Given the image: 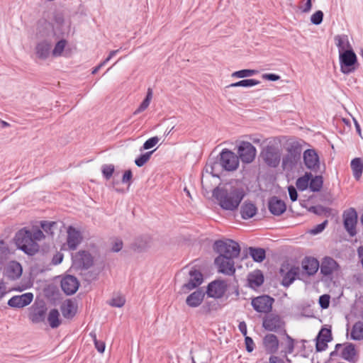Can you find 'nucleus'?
I'll return each instance as SVG.
<instances>
[{
  "instance_id": "1",
  "label": "nucleus",
  "mask_w": 363,
  "mask_h": 363,
  "mask_svg": "<svg viewBox=\"0 0 363 363\" xmlns=\"http://www.w3.org/2000/svg\"><path fill=\"white\" fill-rule=\"evenodd\" d=\"M239 167L238 156L228 149H223L216 158L208 159L206 165V172L213 177H219L223 171L232 172Z\"/></svg>"
},
{
  "instance_id": "2",
  "label": "nucleus",
  "mask_w": 363,
  "mask_h": 363,
  "mask_svg": "<svg viewBox=\"0 0 363 363\" xmlns=\"http://www.w3.org/2000/svg\"><path fill=\"white\" fill-rule=\"evenodd\" d=\"M43 238H45V235L40 229L33 228L32 230H28L24 228L16 233L14 240L19 250L29 256H33L40 249L37 241H40Z\"/></svg>"
},
{
  "instance_id": "3",
  "label": "nucleus",
  "mask_w": 363,
  "mask_h": 363,
  "mask_svg": "<svg viewBox=\"0 0 363 363\" xmlns=\"http://www.w3.org/2000/svg\"><path fill=\"white\" fill-rule=\"evenodd\" d=\"M245 194L242 188L230 186H217L213 191V196L217 200L220 208L225 211L238 209Z\"/></svg>"
},
{
  "instance_id": "4",
  "label": "nucleus",
  "mask_w": 363,
  "mask_h": 363,
  "mask_svg": "<svg viewBox=\"0 0 363 363\" xmlns=\"http://www.w3.org/2000/svg\"><path fill=\"white\" fill-rule=\"evenodd\" d=\"M213 250L218 256H225L228 258H237L240 252L239 244L230 239L218 240L213 244Z\"/></svg>"
},
{
  "instance_id": "5",
  "label": "nucleus",
  "mask_w": 363,
  "mask_h": 363,
  "mask_svg": "<svg viewBox=\"0 0 363 363\" xmlns=\"http://www.w3.org/2000/svg\"><path fill=\"white\" fill-rule=\"evenodd\" d=\"M320 263L318 260L310 256L305 257L301 263L299 267L300 281L307 282L311 277L314 276L318 271Z\"/></svg>"
},
{
  "instance_id": "6",
  "label": "nucleus",
  "mask_w": 363,
  "mask_h": 363,
  "mask_svg": "<svg viewBox=\"0 0 363 363\" xmlns=\"http://www.w3.org/2000/svg\"><path fill=\"white\" fill-rule=\"evenodd\" d=\"M340 71L345 74H349L356 70L358 64L357 57L353 49H347V51L339 54Z\"/></svg>"
},
{
  "instance_id": "7",
  "label": "nucleus",
  "mask_w": 363,
  "mask_h": 363,
  "mask_svg": "<svg viewBox=\"0 0 363 363\" xmlns=\"http://www.w3.org/2000/svg\"><path fill=\"white\" fill-rule=\"evenodd\" d=\"M262 327L267 331L286 333L285 322L280 315L268 313L263 318Z\"/></svg>"
},
{
  "instance_id": "8",
  "label": "nucleus",
  "mask_w": 363,
  "mask_h": 363,
  "mask_svg": "<svg viewBox=\"0 0 363 363\" xmlns=\"http://www.w3.org/2000/svg\"><path fill=\"white\" fill-rule=\"evenodd\" d=\"M72 266L77 269H88L94 264V257L89 251L80 250L72 255Z\"/></svg>"
},
{
  "instance_id": "9",
  "label": "nucleus",
  "mask_w": 363,
  "mask_h": 363,
  "mask_svg": "<svg viewBox=\"0 0 363 363\" xmlns=\"http://www.w3.org/2000/svg\"><path fill=\"white\" fill-rule=\"evenodd\" d=\"M301 150L298 146L291 145L287 149V153L282 158L283 168L291 169L301 159Z\"/></svg>"
},
{
  "instance_id": "10",
  "label": "nucleus",
  "mask_w": 363,
  "mask_h": 363,
  "mask_svg": "<svg viewBox=\"0 0 363 363\" xmlns=\"http://www.w3.org/2000/svg\"><path fill=\"white\" fill-rule=\"evenodd\" d=\"M238 158L243 163L252 162L256 156V148L250 142L242 141L238 148Z\"/></svg>"
},
{
  "instance_id": "11",
  "label": "nucleus",
  "mask_w": 363,
  "mask_h": 363,
  "mask_svg": "<svg viewBox=\"0 0 363 363\" xmlns=\"http://www.w3.org/2000/svg\"><path fill=\"white\" fill-rule=\"evenodd\" d=\"M274 299L268 295H262L252 298L251 304L258 313H269L272 309Z\"/></svg>"
},
{
  "instance_id": "12",
  "label": "nucleus",
  "mask_w": 363,
  "mask_h": 363,
  "mask_svg": "<svg viewBox=\"0 0 363 363\" xmlns=\"http://www.w3.org/2000/svg\"><path fill=\"white\" fill-rule=\"evenodd\" d=\"M343 224L345 230L352 237L357 234L356 225L357 223V213L354 208H350L344 211Z\"/></svg>"
},
{
  "instance_id": "13",
  "label": "nucleus",
  "mask_w": 363,
  "mask_h": 363,
  "mask_svg": "<svg viewBox=\"0 0 363 363\" xmlns=\"http://www.w3.org/2000/svg\"><path fill=\"white\" fill-rule=\"evenodd\" d=\"M227 287L228 285L225 281L220 279L214 280L208 284L206 294L211 298H220L224 296Z\"/></svg>"
},
{
  "instance_id": "14",
  "label": "nucleus",
  "mask_w": 363,
  "mask_h": 363,
  "mask_svg": "<svg viewBox=\"0 0 363 363\" xmlns=\"http://www.w3.org/2000/svg\"><path fill=\"white\" fill-rule=\"evenodd\" d=\"M303 162L307 169L314 173H318L320 169L319 156L314 149H307L303 152Z\"/></svg>"
},
{
  "instance_id": "15",
  "label": "nucleus",
  "mask_w": 363,
  "mask_h": 363,
  "mask_svg": "<svg viewBox=\"0 0 363 363\" xmlns=\"http://www.w3.org/2000/svg\"><path fill=\"white\" fill-rule=\"evenodd\" d=\"M234 258L225 256H218L214 263L218 267V272L225 275L232 276L235 273Z\"/></svg>"
},
{
  "instance_id": "16",
  "label": "nucleus",
  "mask_w": 363,
  "mask_h": 363,
  "mask_svg": "<svg viewBox=\"0 0 363 363\" xmlns=\"http://www.w3.org/2000/svg\"><path fill=\"white\" fill-rule=\"evenodd\" d=\"M319 268L320 274L331 280L333 273L340 269V265L333 257L325 256L322 259Z\"/></svg>"
},
{
  "instance_id": "17",
  "label": "nucleus",
  "mask_w": 363,
  "mask_h": 363,
  "mask_svg": "<svg viewBox=\"0 0 363 363\" xmlns=\"http://www.w3.org/2000/svg\"><path fill=\"white\" fill-rule=\"evenodd\" d=\"M264 162L271 167H277L280 162L281 154L279 149L268 145L262 153Z\"/></svg>"
},
{
  "instance_id": "18",
  "label": "nucleus",
  "mask_w": 363,
  "mask_h": 363,
  "mask_svg": "<svg viewBox=\"0 0 363 363\" xmlns=\"http://www.w3.org/2000/svg\"><path fill=\"white\" fill-rule=\"evenodd\" d=\"M189 274L190 276L189 281L182 286V291L184 294L196 289L200 286L203 281V274L199 270L191 269Z\"/></svg>"
},
{
  "instance_id": "19",
  "label": "nucleus",
  "mask_w": 363,
  "mask_h": 363,
  "mask_svg": "<svg viewBox=\"0 0 363 363\" xmlns=\"http://www.w3.org/2000/svg\"><path fill=\"white\" fill-rule=\"evenodd\" d=\"M33 299V294L30 292L21 295L13 296L9 301L8 305L11 308H21L29 305Z\"/></svg>"
},
{
  "instance_id": "20",
  "label": "nucleus",
  "mask_w": 363,
  "mask_h": 363,
  "mask_svg": "<svg viewBox=\"0 0 363 363\" xmlns=\"http://www.w3.org/2000/svg\"><path fill=\"white\" fill-rule=\"evenodd\" d=\"M268 208L272 215L279 216L286 211V205L284 201L274 196L268 201Z\"/></svg>"
},
{
  "instance_id": "21",
  "label": "nucleus",
  "mask_w": 363,
  "mask_h": 363,
  "mask_svg": "<svg viewBox=\"0 0 363 363\" xmlns=\"http://www.w3.org/2000/svg\"><path fill=\"white\" fill-rule=\"evenodd\" d=\"M82 241L81 232L74 227L69 226L67 229V244L70 250H74Z\"/></svg>"
},
{
  "instance_id": "22",
  "label": "nucleus",
  "mask_w": 363,
  "mask_h": 363,
  "mask_svg": "<svg viewBox=\"0 0 363 363\" xmlns=\"http://www.w3.org/2000/svg\"><path fill=\"white\" fill-rule=\"evenodd\" d=\"M79 286V281L72 275H67L61 281L62 290L67 295L74 294L77 291Z\"/></svg>"
},
{
  "instance_id": "23",
  "label": "nucleus",
  "mask_w": 363,
  "mask_h": 363,
  "mask_svg": "<svg viewBox=\"0 0 363 363\" xmlns=\"http://www.w3.org/2000/svg\"><path fill=\"white\" fill-rule=\"evenodd\" d=\"M47 307L45 303L33 306L29 313V319L33 323H40L45 320Z\"/></svg>"
},
{
  "instance_id": "24",
  "label": "nucleus",
  "mask_w": 363,
  "mask_h": 363,
  "mask_svg": "<svg viewBox=\"0 0 363 363\" xmlns=\"http://www.w3.org/2000/svg\"><path fill=\"white\" fill-rule=\"evenodd\" d=\"M263 346L267 354H275L279 350V340L277 337L272 333L267 334L262 340Z\"/></svg>"
},
{
  "instance_id": "25",
  "label": "nucleus",
  "mask_w": 363,
  "mask_h": 363,
  "mask_svg": "<svg viewBox=\"0 0 363 363\" xmlns=\"http://www.w3.org/2000/svg\"><path fill=\"white\" fill-rule=\"evenodd\" d=\"M299 267L292 266L283 276L281 284L284 287H289L296 279L300 280Z\"/></svg>"
},
{
  "instance_id": "26",
  "label": "nucleus",
  "mask_w": 363,
  "mask_h": 363,
  "mask_svg": "<svg viewBox=\"0 0 363 363\" xmlns=\"http://www.w3.org/2000/svg\"><path fill=\"white\" fill-rule=\"evenodd\" d=\"M204 296L205 293L201 289H199L187 296L186 303L189 307H198L202 303Z\"/></svg>"
},
{
  "instance_id": "27",
  "label": "nucleus",
  "mask_w": 363,
  "mask_h": 363,
  "mask_svg": "<svg viewBox=\"0 0 363 363\" xmlns=\"http://www.w3.org/2000/svg\"><path fill=\"white\" fill-rule=\"evenodd\" d=\"M257 208L250 201H245L240 207L241 217L244 220L252 218L257 213Z\"/></svg>"
},
{
  "instance_id": "28",
  "label": "nucleus",
  "mask_w": 363,
  "mask_h": 363,
  "mask_svg": "<svg viewBox=\"0 0 363 363\" xmlns=\"http://www.w3.org/2000/svg\"><path fill=\"white\" fill-rule=\"evenodd\" d=\"M52 45L48 40L39 42L35 46V54L41 60L47 59L50 53Z\"/></svg>"
},
{
  "instance_id": "29",
  "label": "nucleus",
  "mask_w": 363,
  "mask_h": 363,
  "mask_svg": "<svg viewBox=\"0 0 363 363\" xmlns=\"http://www.w3.org/2000/svg\"><path fill=\"white\" fill-rule=\"evenodd\" d=\"M60 310L63 317L67 319H72L77 313V307L70 299H67L62 303Z\"/></svg>"
},
{
  "instance_id": "30",
  "label": "nucleus",
  "mask_w": 363,
  "mask_h": 363,
  "mask_svg": "<svg viewBox=\"0 0 363 363\" xmlns=\"http://www.w3.org/2000/svg\"><path fill=\"white\" fill-rule=\"evenodd\" d=\"M6 274L8 277L12 279L19 278L22 274V267L16 261L10 262L6 268Z\"/></svg>"
},
{
  "instance_id": "31",
  "label": "nucleus",
  "mask_w": 363,
  "mask_h": 363,
  "mask_svg": "<svg viewBox=\"0 0 363 363\" xmlns=\"http://www.w3.org/2000/svg\"><path fill=\"white\" fill-rule=\"evenodd\" d=\"M334 40L338 48L339 54L344 51H347V49H352L347 35H337L335 36Z\"/></svg>"
},
{
  "instance_id": "32",
  "label": "nucleus",
  "mask_w": 363,
  "mask_h": 363,
  "mask_svg": "<svg viewBox=\"0 0 363 363\" xmlns=\"http://www.w3.org/2000/svg\"><path fill=\"white\" fill-rule=\"evenodd\" d=\"M356 354L357 351L354 345L347 343L341 352V357L349 362H354Z\"/></svg>"
},
{
  "instance_id": "33",
  "label": "nucleus",
  "mask_w": 363,
  "mask_h": 363,
  "mask_svg": "<svg viewBox=\"0 0 363 363\" xmlns=\"http://www.w3.org/2000/svg\"><path fill=\"white\" fill-rule=\"evenodd\" d=\"M248 252L253 261L262 262L266 258V251L261 247H250Z\"/></svg>"
},
{
  "instance_id": "34",
  "label": "nucleus",
  "mask_w": 363,
  "mask_h": 363,
  "mask_svg": "<svg viewBox=\"0 0 363 363\" xmlns=\"http://www.w3.org/2000/svg\"><path fill=\"white\" fill-rule=\"evenodd\" d=\"M350 166L354 178L359 179L363 172V160L360 157L354 158Z\"/></svg>"
},
{
  "instance_id": "35",
  "label": "nucleus",
  "mask_w": 363,
  "mask_h": 363,
  "mask_svg": "<svg viewBox=\"0 0 363 363\" xmlns=\"http://www.w3.org/2000/svg\"><path fill=\"white\" fill-rule=\"evenodd\" d=\"M350 338L353 340H363V322H356L352 328L350 333Z\"/></svg>"
},
{
  "instance_id": "36",
  "label": "nucleus",
  "mask_w": 363,
  "mask_h": 363,
  "mask_svg": "<svg viewBox=\"0 0 363 363\" xmlns=\"http://www.w3.org/2000/svg\"><path fill=\"white\" fill-rule=\"evenodd\" d=\"M48 321L52 328H57L60 326L61 320L60 319V313L57 309L52 308L50 311L48 316Z\"/></svg>"
},
{
  "instance_id": "37",
  "label": "nucleus",
  "mask_w": 363,
  "mask_h": 363,
  "mask_svg": "<svg viewBox=\"0 0 363 363\" xmlns=\"http://www.w3.org/2000/svg\"><path fill=\"white\" fill-rule=\"evenodd\" d=\"M323 184V179L321 175H315V177L312 175L309 181L308 187L311 191L318 192L321 189Z\"/></svg>"
},
{
  "instance_id": "38",
  "label": "nucleus",
  "mask_w": 363,
  "mask_h": 363,
  "mask_svg": "<svg viewBox=\"0 0 363 363\" xmlns=\"http://www.w3.org/2000/svg\"><path fill=\"white\" fill-rule=\"evenodd\" d=\"M264 275L260 270H257L252 274H250L248 277V281L251 285L259 287L264 283Z\"/></svg>"
},
{
  "instance_id": "39",
  "label": "nucleus",
  "mask_w": 363,
  "mask_h": 363,
  "mask_svg": "<svg viewBox=\"0 0 363 363\" xmlns=\"http://www.w3.org/2000/svg\"><path fill=\"white\" fill-rule=\"evenodd\" d=\"M312 173L306 172L303 177H299L296 182V187L300 191H304L308 187L309 181L311 179Z\"/></svg>"
},
{
  "instance_id": "40",
  "label": "nucleus",
  "mask_w": 363,
  "mask_h": 363,
  "mask_svg": "<svg viewBox=\"0 0 363 363\" xmlns=\"http://www.w3.org/2000/svg\"><path fill=\"white\" fill-rule=\"evenodd\" d=\"M259 83H260V82L259 80H257L255 79H242V80L238 81L235 83H232L230 85H228L227 87L228 88L238 87V86L251 87V86H256V85L259 84Z\"/></svg>"
},
{
  "instance_id": "41",
  "label": "nucleus",
  "mask_w": 363,
  "mask_h": 363,
  "mask_svg": "<svg viewBox=\"0 0 363 363\" xmlns=\"http://www.w3.org/2000/svg\"><path fill=\"white\" fill-rule=\"evenodd\" d=\"M152 97V90L151 88H148L145 98L140 104L139 107L134 111V114L136 115L144 111L149 106Z\"/></svg>"
},
{
  "instance_id": "42",
  "label": "nucleus",
  "mask_w": 363,
  "mask_h": 363,
  "mask_svg": "<svg viewBox=\"0 0 363 363\" xmlns=\"http://www.w3.org/2000/svg\"><path fill=\"white\" fill-rule=\"evenodd\" d=\"M57 223L55 221L42 220L40 223V225L43 231L50 236L54 235V229L57 227Z\"/></svg>"
},
{
  "instance_id": "43",
  "label": "nucleus",
  "mask_w": 363,
  "mask_h": 363,
  "mask_svg": "<svg viewBox=\"0 0 363 363\" xmlns=\"http://www.w3.org/2000/svg\"><path fill=\"white\" fill-rule=\"evenodd\" d=\"M257 72H258V71L255 70V69H241V70L234 72L232 74V77H237V78H245L247 77L253 76V75L256 74Z\"/></svg>"
},
{
  "instance_id": "44",
  "label": "nucleus",
  "mask_w": 363,
  "mask_h": 363,
  "mask_svg": "<svg viewBox=\"0 0 363 363\" xmlns=\"http://www.w3.org/2000/svg\"><path fill=\"white\" fill-rule=\"evenodd\" d=\"M155 150H151L145 153L141 154L135 160V164L138 167H143L150 160L152 154Z\"/></svg>"
},
{
  "instance_id": "45",
  "label": "nucleus",
  "mask_w": 363,
  "mask_h": 363,
  "mask_svg": "<svg viewBox=\"0 0 363 363\" xmlns=\"http://www.w3.org/2000/svg\"><path fill=\"white\" fill-rule=\"evenodd\" d=\"M331 211V208L328 207H324L323 206H312L308 208V211L311 212L315 215L321 216L323 214L329 213Z\"/></svg>"
},
{
  "instance_id": "46",
  "label": "nucleus",
  "mask_w": 363,
  "mask_h": 363,
  "mask_svg": "<svg viewBox=\"0 0 363 363\" xmlns=\"http://www.w3.org/2000/svg\"><path fill=\"white\" fill-rule=\"evenodd\" d=\"M115 170V167L112 164H104L101 167V172L103 174V177L106 179L108 180L112 177L113 172Z\"/></svg>"
},
{
  "instance_id": "47",
  "label": "nucleus",
  "mask_w": 363,
  "mask_h": 363,
  "mask_svg": "<svg viewBox=\"0 0 363 363\" xmlns=\"http://www.w3.org/2000/svg\"><path fill=\"white\" fill-rule=\"evenodd\" d=\"M66 44H67V41L65 40L62 39V40H59L56 43L55 46L52 50V55L53 56L61 55V54L62 53V52L66 46Z\"/></svg>"
},
{
  "instance_id": "48",
  "label": "nucleus",
  "mask_w": 363,
  "mask_h": 363,
  "mask_svg": "<svg viewBox=\"0 0 363 363\" xmlns=\"http://www.w3.org/2000/svg\"><path fill=\"white\" fill-rule=\"evenodd\" d=\"M159 140H160V139L157 136L152 137V138L147 139L143 143V145L140 148V151H142L143 150H149V149L155 147L157 144Z\"/></svg>"
},
{
  "instance_id": "49",
  "label": "nucleus",
  "mask_w": 363,
  "mask_h": 363,
  "mask_svg": "<svg viewBox=\"0 0 363 363\" xmlns=\"http://www.w3.org/2000/svg\"><path fill=\"white\" fill-rule=\"evenodd\" d=\"M317 337L321 340H328V342L332 340V332L331 329L326 328H322L319 331Z\"/></svg>"
},
{
  "instance_id": "50",
  "label": "nucleus",
  "mask_w": 363,
  "mask_h": 363,
  "mask_svg": "<svg viewBox=\"0 0 363 363\" xmlns=\"http://www.w3.org/2000/svg\"><path fill=\"white\" fill-rule=\"evenodd\" d=\"M323 12L320 10L315 11L311 17V21L314 25H320L323 20Z\"/></svg>"
},
{
  "instance_id": "51",
  "label": "nucleus",
  "mask_w": 363,
  "mask_h": 363,
  "mask_svg": "<svg viewBox=\"0 0 363 363\" xmlns=\"http://www.w3.org/2000/svg\"><path fill=\"white\" fill-rule=\"evenodd\" d=\"M125 300L122 296L113 298L108 302L109 305L113 307L121 308L124 306Z\"/></svg>"
},
{
  "instance_id": "52",
  "label": "nucleus",
  "mask_w": 363,
  "mask_h": 363,
  "mask_svg": "<svg viewBox=\"0 0 363 363\" xmlns=\"http://www.w3.org/2000/svg\"><path fill=\"white\" fill-rule=\"evenodd\" d=\"M328 340H321L316 337L315 350L316 352H322L328 347Z\"/></svg>"
},
{
  "instance_id": "53",
  "label": "nucleus",
  "mask_w": 363,
  "mask_h": 363,
  "mask_svg": "<svg viewBox=\"0 0 363 363\" xmlns=\"http://www.w3.org/2000/svg\"><path fill=\"white\" fill-rule=\"evenodd\" d=\"M328 223V220H324L323 223L317 225L315 226L313 229L310 230V233L312 235H317L320 233L324 230V229L326 228L327 225Z\"/></svg>"
},
{
  "instance_id": "54",
  "label": "nucleus",
  "mask_w": 363,
  "mask_h": 363,
  "mask_svg": "<svg viewBox=\"0 0 363 363\" xmlns=\"http://www.w3.org/2000/svg\"><path fill=\"white\" fill-rule=\"evenodd\" d=\"M330 296L328 294H323L319 298V304L323 309L328 308L330 305Z\"/></svg>"
},
{
  "instance_id": "55",
  "label": "nucleus",
  "mask_w": 363,
  "mask_h": 363,
  "mask_svg": "<svg viewBox=\"0 0 363 363\" xmlns=\"http://www.w3.org/2000/svg\"><path fill=\"white\" fill-rule=\"evenodd\" d=\"M245 344L247 352H252L254 350L255 343L252 337L249 336L245 337Z\"/></svg>"
},
{
  "instance_id": "56",
  "label": "nucleus",
  "mask_w": 363,
  "mask_h": 363,
  "mask_svg": "<svg viewBox=\"0 0 363 363\" xmlns=\"http://www.w3.org/2000/svg\"><path fill=\"white\" fill-rule=\"evenodd\" d=\"M132 178H133L132 171L130 169H128V170L125 171V172L123 175L121 182L123 184H128V185H130L131 183V181H132Z\"/></svg>"
},
{
  "instance_id": "57",
  "label": "nucleus",
  "mask_w": 363,
  "mask_h": 363,
  "mask_svg": "<svg viewBox=\"0 0 363 363\" xmlns=\"http://www.w3.org/2000/svg\"><path fill=\"white\" fill-rule=\"evenodd\" d=\"M204 353V351H199L196 352V355L191 357L192 363H207L206 360L201 359V357Z\"/></svg>"
},
{
  "instance_id": "58",
  "label": "nucleus",
  "mask_w": 363,
  "mask_h": 363,
  "mask_svg": "<svg viewBox=\"0 0 363 363\" xmlns=\"http://www.w3.org/2000/svg\"><path fill=\"white\" fill-rule=\"evenodd\" d=\"M288 191L290 199L292 201H296L298 199V193L296 188L294 186L291 185L288 187Z\"/></svg>"
},
{
  "instance_id": "59",
  "label": "nucleus",
  "mask_w": 363,
  "mask_h": 363,
  "mask_svg": "<svg viewBox=\"0 0 363 363\" xmlns=\"http://www.w3.org/2000/svg\"><path fill=\"white\" fill-rule=\"evenodd\" d=\"M9 252V250L6 242H4L3 240H0V258L4 255H6Z\"/></svg>"
},
{
  "instance_id": "60",
  "label": "nucleus",
  "mask_w": 363,
  "mask_h": 363,
  "mask_svg": "<svg viewBox=\"0 0 363 363\" xmlns=\"http://www.w3.org/2000/svg\"><path fill=\"white\" fill-rule=\"evenodd\" d=\"M287 340V350L289 353H291L294 349V340L286 333H284Z\"/></svg>"
},
{
  "instance_id": "61",
  "label": "nucleus",
  "mask_w": 363,
  "mask_h": 363,
  "mask_svg": "<svg viewBox=\"0 0 363 363\" xmlns=\"http://www.w3.org/2000/svg\"><path fill=\"white\" fill-rule=\"evenodd\" d=\"M262 78L269 81L276 82L280 79V76L274 73H267L262 75Z\"/></svg>"
},
{
  "instance_id": "62",
  "label": "nucleus",
  "mask_w": 363,
  "mask_h": 363,
  "mask_svg": "<svg viewBox=\"0 0 363 363\" xmlns=\"http://www.w3.org/2000/svg\"><path fill=\"white\" fill-rule=\"evenodd\" d=\"M64 255L61 252H56L52 259V263L55 265L59 264L62 262Z\"/></svg>"
},
{
  "instance_id": "63",
  "label": "nucleus",
  "mask_w": 363,
  "mask_h": 363,
  "mask_svg": "<svg viewBox=\"0 0 363 363\" xmlns=\"http://www.w3.org/2000/svg\"><path fill=\"white\" fill-rule=\"evenodd\" d=\"M94 343L96 349L97 350V351L99 352L103 353L104 352L105 348H106V345L104 341L98 340L96 342H94Z\"/></svg>"
},
{
  "instance_id": "64",
  "label": "nucleus",
  "mask_w": 363,
  "mask_h": 363,
  "mask_svg": "<svg viewBox=\"0 0 363 363\" xmlns=\"http://www.w3.org/2000/svg\"><path fill=\"white\" fill-rule=\"evenodd\" d=\"M123 245V244L122 240H117L113 244L111 250L114 252H119L122 249Z\"/></svg>"
}]
</instances>
